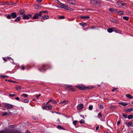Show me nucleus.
<instances>
[{"label": "nucleus", "mask_w": 133, "mask_h": 133, "mask_svg": "<svg viewBox=\"0 0 133 133\" xmlns=\"http://www.w3.org/2000/svg\"><path fill=\"white\" fill-rule=\"evenodd\" d=\"M17 17L16 13L14 12L12 13L10 15H8L6 16V18L8 19H10L11 18H15Z\"/></svg>", "instance_id": "nucleus-1"}, {"label": "nucleus", "mask_w": 133, "mask_h": 133, "mask_svg": "<svg viewBox=\"0 0 133 133\" xmlns=\"http://www.w3.org/2000/svg\"><path fill=\"white\" fill-rule=\"evenodd\" d=\"M4 107L7 109H9L12 108L14 107L13 105L8 103H5L4 105Z\"/></svg>", "instance_id": "nucleus-2"}, {"label": "nucleus", "mask_w": 133, "mask_h": 133, "mask_svg": "<svg viewBox=\"0 0 133 133\" xmlns=\"http://www.w3.org/2000/svg\"><path fill=\"white\" fill-rule=\"evenodd\" d=\"M76 87H77L78 88L81 90H83L84 91L86 90L85 89V87L84 85H78V86H76Z\"/></svg>", "instance_id": "nucleus-3"}, {"label": "nucleus", "mask_w": 133, "mask_h": 133, "mask_svg": "<svg viewBox=\"0 0 133 133\" xmlns=\"http://www.w3.org/2000/svg\"><path fill=\"white\" fill-rule=\"evenodd\" d=\"M32 16L31 15L28 14L27 15H24L23 17V19H29L31 18Z\"/></svg>", "instance_id": "nucleus-4"}, {"label": "nucleus", "mask_w": 133, "mask_h": 133, "mask_svg": "<svg viewBox=\"0 0 133 133\" xmlns=\"http://www.w3.org/2000/svg\"><path fill=\"white\" fill-rule=\"evenodd\" d=\"M48 108V109H49L50 110H51L52 109V107L51 105L49 104L48 103V104L47 105L46 104V106L45 105V106L43 107H42V108L43 109H46V108Z\"/></svg>", "instance_id": "nucleus-5"}, {"label": "nucleus", "mask_w": 133, "mask_h": 133, "mask_svg": "<svg viewBox=\"0 0 133 133\" xmlns=\"http://www.w3.org/2000/svg\"><path fill=\"white\" fill-rule=\"evenodd\" d=\"M59 4L60 5V8L64 9H66L67 6H68V5L67 4H64L61 3H60V4Z\"/></svg>", "instance_id": "nucleus-6"}, {"label": "nucleus", "mask_w": 133, "mask_h": 133, "mask_svg": "<svg viewBox=\"0 0 133 133\" xmlns=\"http://www.w3.org/2000/svg\"><path fill=\"white\" fill-rule=\"evenodd\" d=\"M83 107V104L82 103H81L77 105V108L78 110H80L82 109Z\"/></svg>", "instance_id": "nucleus-7"}, {"label": "nucleus", "mask_w": 133, "mask_h": 133, "mask_svg": "<svg viewBox=\"0 0 133 133\" xmlns=\"http://www.w3.org/2000/svg\"><path fill=\"white\" fill-rule=\"evenodd\" d=\"M51 102H52V103L54 104H57V102L55 100L53 99H50L46 103L47 105L48 104V103H50Z\"/></svg>", "instance_id": "nucleus-8"}, {"label": "nucleus", "mask_w": 133, "mask_h": 133, "mask_svg": "<svg viewBox=\"0 0 133 133\" xmlns=\"http://www.w3.org/2000/svg\"><path fill=\"white\" fill-rule=\"evenodd\" d=\"M124 111L127 113H129L133 111V108H130L129 109H124Z\"/></svg>", "instance_id": "nucleus-9"}, {"label": "nucleus", "mask_w": 133, "mask_h": 133, "mask_svg": "<svg viewBox=\"0 0 133 133\" xmlns=\"http://www.w3.org/2000/svg\"><path fill=\"white\" fill-rule=\"evenodd\" d=\"M49 18V16L48 15H44L42 16V17L41 18L42 21L47 19Z\"/></svg>", "instance_id": "nucleus-10"}, {"label": "nucleus", "mask_w": 133, "mask_h": 133, "mask_svg": "<svg viewBox=\"0 0 133 133\" xmlns=\"http://www.w3.org/2000/svg\"><path fill=\"white\" fill-rule=\"evenodd\" d=\"M125 124L127 126L129 127L130 126L132 125V121H130L128 122H126L125 123Z\"/></svg>", "instance_id": "nucleus-11"}, {"label": "nucleus", "mask_w": 133, "mask_h": 133, "mask_svg": "<svg viewBox=\"0 0 133 133\" xmlns=\"http://www.w3.org/2000/svg\"><path fill=\"white\" fill-rule=\"evenodd\" d=\"M39 17V15L38 14L36 13L35 15L34 16L33 18V19H38Z\"/></svg>", "instance_id": "nucleus-12"}, {"label": "nucleus", "mask_w": 133, "mask_h": 133, "mask_svg": "<svg viewBox=\"0 0 133 133\" xmlns=\"http://www.w3.org/2000/svg\"><path fill=\"white\" fill-rule=\"evenodd\" d=\"M110 21L116 23H118V21L115 19L113 18H110Z\"/></svg>", "instance_id": "nucleus-13"}, {"label": "nucleus", "mask_w": 133, "mask_h": 133, "mask_svg": "<svg viewBox=\"0 0 133 133\" xmlns=\"http://www.w3.org/2000/svg\"><path fill=\"white\" fill-rule=\"evenodd\" d=\"M21 101L24 103H28L29 102V100L23 98L21 99Z\"/></svg>", "instance_id": "nucleus-14"}, {"label": "nucleus", "mask_w": 133, "mask_h": 133, "mask_svg": "<svg viewBox=\"0 0 133 133\" xmlns=\"http://www.w3.org/2000/svg\"><path fill=\"white\" fill-rule=\"evenodd\" d=\"M114 27H112L111 28H109L107 29V31L109 33H111L114 30Z\"/></svg>", "instance_id": "nucleus-15"}, {"label": "nucleus", "mask_w": 133, "mask_h": 133, "mask_svg": "<svg viewBox=\"0 0 133 133\" xmlns=\"http://www.w3.org/2000/svg\"><path fill=\"white\" fill-rule=\"evenodd\" d=\"M126 97L130 99H132L133 98V96L130 94H127L125 95Z\"/></svg>", "instance_id": "nucleus-16"}, {"label": "nucleus", "mask_w": 133, "mask_h": 133, "mask_svg": "<svg viewBox=\"0 0 133 133\" xmlns=\"http://www.w3.org/2000/svg\"><path fill=\"white\" fill-rule=\"evenodd\" d=\"M11 59L13 61V59L11 58L10 57H8L7 58H5L4 57H3V60L5 61V62H7V59Z\"/></svg>", "instance_id": "nucleus-17"}, {"label": "nucleus", "mask_w": 133, "mask_h": 133, "mask_svg": "<svg viewBox=\"0 0 133 133\" xmlns=\"http://www.w3.org/2000/svg\"><path fill=\"white\" fill-rule=\"evenodd\" d=\"M118 104L122 105L124 107L128 105V104L127 103H123L122 102H118Z\"/></svg>", "instance_id": "nucleus-18"}, {"label": "nucleus", "mask_w": 133, "mask_h": 133, "mask_svg": "<svg viewBox=\"0 0 133 133\" xmlns=\"http://www.w3.org/2000/svg\"><path fill=\"white\" fill-rule=\"evenodd\" d=\"M72 85H67L66 86V89L69 90L70 91V89H71V88H72Z\"/></svg>", "instance_id": "nucleus-19"}, {"label": "nucleus", "mask_w": 133, "mask_h": 133, "mask_svg": "<svg viewBox=\"0 0 133 133\" xmlns=\"http://www.w3.org/2000/svg\"><path fill=\"white\" fill-rule=\"evenodd\" d=\"M49 66V64L48 63H45L42 65L43 68H45Z\"/></svg>", "instance_id": "nucleus-20"}, {"label": "nucleus", "mask_w": 133, "mask_h": 133, "mask_svg": "<svg viewBox=\"0 0 133 133\" xmlns=\"http://www.w3.org/2000/svg\"><path fill=\"white\" fill-rule=\"evenodd\" d=\"M79 24L82 27H85L87 25V24L85 23H79Z\"/></svg>", "instance_id": "nucleus-21"}, {"label": "nucleus", "mask_w": 133, "mask_h": 133, "mask_svg": "<svg viewBox=\"0 0 133 133\" xmlns=\"http://www.w3.org/2000/svg\"><path fill=\"white\" fill-rule=\"evenodd\" d=\"M69 101H68L64 100L62 102H61L59 103V104H62L63 103H64L65 104H67L69 103Z\"/></svg>", "instance_id": "nucleus-22"}, {"label": "nucleus", "mask_w": 133, "mask_h": 133, "mask_svg": "<svg viewBox=\"0 0 133 133\" xmlns=\"http://www.w3.org/2000/svg\"><path fill=\"white\" fill-rule=\"evenodd\" d=\"M80 18L82 19H86L89 18H90V17L88 16H81L80 17Z\"/></svg>", "instance_id": "nucleus-23"}, {"label": "nucleus", "mask_w": 133, "mask_h": 133, "mask_svg": "<svg viewBox=\"0 0 133 133\" xmlns=\"http://www.w3.org/2000/svg\"><path fill=\"white\" fill-rule=\"evenodd\" d=\"M122 1H119L116 3V5L119 6H121V4L122 3Z\"/></svg>", "instance_id": "nucleus-24"}, {"label": "nucleus", "mask_w": 133, "mask_h": 133, "mask_svg": "<svg viewBox=\"0 0 133 133\" xmlns=\"http://www.w3.org/2000/svg\"><path fill=\"white\" fill-rule=\"evenodd\" d=\"M24 10H21L19 11V13L20 15H22L23 16L25 15L24 13Z\"/></svg>", "instance_id": "nucleus-25"}, {"label": "nucleus", "mask_w": 133, "mask_h": 133, "mask_svg": "<svg viewBox=\"0 0 133 133\" xmlns=\"http://www.w3.org/2000/svg\"><path fill=\"white\" fill-rule=\"evenodd\" d=\"M128 118L129 119H130L133 118V115L130 114L128 116Z\"/></svg>", "instance_id": "nucleus-26"}, {"label": "nucleus", "mask_w": 133, "mask_h": 133, "mask_svg": "<svg viewBox=\"0 0 133 133\" xmlns=\"http://www.w3.org/2000/svg\"><path fill=\"white\" fill-rule=\"evenodd\" d=\"M21 86H17L15 88V89L17 90H19L21 89Z\"/></svg>", "instance_id": "nucleus-27"}, {"label": "nucleus", "mask_w": 133, "mask_h": 133, "mask_svg": "<svg viewBox=\"0 0 133 133\" xmlns=\"http://www.w3.org/2000/svg\"><path fill=\"white\" fill-rule=\"evenodd\" d=\"M20 18L19 17H17V18L15 19V20H14V21L16 22H17L20 20Z\"/></svg>", "instance_id": "nucleus-28"}, {"label": "nucleus", "mask_w": 133, "mask_h": 133, "mask_svg": "<svg viewBox=\"0 0 133 133\" xmlns=\"http://www.w3.org/2000/svg\"><path fill=\"white\" fill-rule=\"evenodd\" d=\"M76 4V2L75 1H74L72 2H70V4L71 5H75Z\"/></svg>", "instance_id": "nucleus-29"}, {"label": "nucleus", "mask_w": 133, "mask_h": 133, "mask_svg": "<svg viewBox=\"0 0 133 133\" xmlns=\"http://www.w3.org/2000/svg\"><path fill=\"white\" fill-rule=\"evenodd\" d=\"M57 128L58 129H62V130H65V129H64V128H63L59 125H58Z\"/></svg>", "instance_id": "nucleus-30"}, {"label": "nucleus", "mask_w": 133, "mask_h": 133, "mask_svg": "<svg viewBox=\"0 0 133 133\" xmlns=\"http://www.w3.org/2000/svg\"><path fill=\"white\" fill-rule=\"evenodd\" d=\"M117 13L119 15H121L124 14V12L123 11L117 12Z\"/></svg>", "instance_id": "nucleus-31"}, {"label": "nucleus", "mask_w": 133, "mask_h": 133, "mask_svg": "<svg viewBox=\"0 0 133 133\" xmlns=\"http://www.w3.org/2000/svg\"><path fill=\"white\" fill-rule=\"evenodd\" d=\"M115 107H110V109L111 110H112V111H114L116 110Z\"/></svg>", "instance_id": "nucleus-32"}, {"label": "nucleus", "mask_w": 133, "mask_h": 133, "mask_svg": "<svg viewBox=\"0 0 133 133\" xmlns=\"http://www.w3.org/2000/svg\"><path fill=\"white\" fill-rule=\"evenodd\" d=\"M123 18L126 21H128L129 19V17L127 16H124L123 17Z\"/></svg>", "instance_id": "nucleus-33"}, {"label": "nucleus", "mask_w": 133, "mask_h": 133, "mask_svg": "<svg viewBox=\"0 0 133 133\" xmlns=\"http://www.w3.org/2000/svg\"><path fill=\"white\" fill-rule=\"evenodd\" d=\"M35 8L36 9H38L41 8V6H40L36 5L34 6Z\"/></svg>", "instance_id": "nucleus-34"}, {"label": "nucleus", "mask_w": 133, "mask_h": 133, "mask_svg": "<svg viewBox=\"0 0 133 133\" xmlns=\"http://www.w3.org/2000/svg\"><path fill=\"white\" fill-rule=\"evenodd\" d=\"M127 5V4L125 3L124 2H123L122 1V3L121 4V6H126Z\"/></svg>", "instance_id": "nucleus-35"}, {"label": "nucleus", "mask_w": 133, "mask_h": 133, "mask_svg": "<svg viewBox=\"0 0 133 133\" xmlns=\"http://www.w3.org/2000/svg\"><path fill=\"white\" fill-rule=\"evenodd\" d=\"M8 77V75H0V77L1 78H4L5 77Z\"/></svg>", "instance_id": "nucleus-36"}, {"label": "nucleus", "mask_w": 133, "mask_h": 133, "mask_svg": "<svg viewBox=\"0 0 133 133\" xmlns=\"http://www.w3.org/2000/svg\"><path fill=\"white\" fill-rule=\"evenodd\" d=\"M114 30H113V31H115L116 32L119 33L120 31L118 29H116L114 28Z\"/></svg>", "instance_id": "nucleus-37"}, {"label": "nucleus", "mask_w": 133, "mask_h": 133, "mask_svg": "<svg viewBox=\"0 0 133 133\" xmlns=\"http://www.w3.org/2000/svg\"><path fill=\"white\" fill-rule=\"evenodd\" d=\"M66 10H70L71 11H72L73 10V9L69 7H68V6H67V7H66Z\"/></svg>", "instance_id": "nucleus-38"}, {"label": "nucleus", "mask_w": 133, "mask_h": 133, "mask_svg": "<svg viewBox=\"0 0 133 133\" xmlns=\"http://www.w3.org/2000/svg\"><path fill=\"white\" fill-rule=\"evenodd\" d=\"M43 13L42 11H40L39 12V14H38L39 16H41L43 14Z\"/></svg>", "instance_id": "nucleus-39"}, {"label": "nucleus", "mask_w": 133, "mask_h": 133, "mask_svg": "<svg viewBox=\"0 0 133 133\" xmlns=\"http://www.w3.org/2000/svg\"><path fill=\"white\" fill-rule=\"evenodd\" d=\"M98 106L99 107L100 109H102L103 108L102 105L98 104Z\"/></svg>", "instance_id": "nucleus-40"}, {"label": "nucleus", "mask_w": 133, "mask_h": 133, "mask_svg": "<svg viewBox=\"0 0 133 133\" xmlns=\"http://www.w3.org/2000/svg\"><path fill=\"white\" fill-rule=\"evenodd\" d=\"M47 69H43L42 68H41L39 69V70L41 71H42L43 70H44V71H45Z\"/></svg>", "instance_id": "nucleus-41"}, {"label": "nucleus", "mask_w": 133, "mask_h": 133, "mask_svg": "<svg viewBox=\"0 0 133 133\" xmlns=\"http://www.w3.org/2000/svg\"><path fill=\"white\" fill-rule=\"evenodd\" d=\"M22 96L26 97H28L29 96V95H28L24 94H22Z\"/></svg>", "instance_id": "nucleus-42"}, {"label": "nucleus", "mask_w": 133, "mask_h": 133, "mask_svg": "<svg viewBox=\"0 0 133 133\" xmlns=\"http://www.w3.org/2000/svg\"><path fill=\"white\" fill-rule=\"evenodd\" d=\"M8 114V113L7 112H5L2 115V116H5L7 115Z\"/></svg>", "instance_id": "nucleus-43"}, {"label": "nucleus", "mask_w": 133, "mask_h": 133, "mask_svg": "<svg viewBox=\"0 0 133 133\" xmlns=\"http://www.w3.org/2000/svg\"><path fill=\"white\" fill-rule=\"evenodd\" d=\"M58 18L60 19H62L64 18V17L63 16H60L58 17Z\"/></svg>", "instance_id": "nucleus-44"}, {"label": "nucleus", "mask_w": 133, "mask_h": 133, "mask_svg": "<svg viewBox=\"0 0 133 133\" xmlns=\"http://www.w3.org/2000/svg\"><path fill=\"white\" fill-rule=\"evenodd\" d=\"M122 115L123 117H124V118H126L127 117V114H122Z\"/></svg>", "instance_id": "nucleus-45"}, {"label": "nucleus", "mask_w": 133, "mask_h": 133, "mask_svg": "<svg viewBox=\"0 0 133 133\" xmlns=\"http://www.w3.org/2000/svg\"><path fill=\"white\" fill-rule=\"evenodd\" d=\"M92 88V87H91V86H89L88 87H85L86 90L87 89H91Z\"/></svg>", "instance_id": "nucleus-46"}, {"label": "nucleus", "mask_w": 133, "mask_h": 133, "mask_svg": "<svg viewBox=\"0 0 133 133\" xmlns=\"http://www.w3.org/2000/svg\"><path fill=\"white\" fill-rule=\"evenodd\" d=\"M9 95L11 96V97H13L14 96H16V94H10Z\"/></svg>", "instance_id": "nucleus-47"}, {"label": "nucleus", "mask_w": 133, "mask_h": 133, "mask_svg": "<svg viewBox=\"0 0 133 133\" xmlns=\"http://www.w3.org/2000/svg\"><path fill=\"white\" fill-rule=\"evenodd\" d=\"M43 13H44L45 14H48V11L46 10L45 11H42Z\"/></svg>", "instance_id": "nucleus-48"}, {"label": "nucleus", "mask_w": 133, "mask_h": 133, "mask_svg": "<svg viewBox=\"0 0 133 133\" xmlns=\"http://www.w3.org/2000/svg\"><path fill=\"white\" fill-rule=\"evenodd\" d=\"M93 107L92 106L90 105L89 107V109L90 110H92L93 109Z\"/></svg>", "instance_id": "nucleus-49"}, {"label": "nucleus", "mask_w": 133, "mask_h": 133, "mask_svg": "<svg viewBox=\"0 0 133 133\" xmlns=\"http://www.w3.org/2000/svg\"><path fill=\"white\" fill-rule=\"evenodd\" d=\"M77 122L78 121H74L73 122V123L75 125L77 124Z\"/></svg>", "instance_id": "nucleus-50"}, {"label": "nucleus", "mask_w": 133, "mask_h": 133, "mask_svg": "<svg viewBox=\"0 0 133 133\" xmlns=\"http://www.w3.org/2000/svg\"><path fill=\"white\" fill-rule=\"evenodd\" d=\"M109 10L110 11L112 12H114V9L111 8H110L109 9Z\"/></svg>", "instance_id": "nucleus-51"}, {"label": "nucleus", "mask_w": 133, "mask_h": 133, "mask_svg": "<svg viewBox=\"0 0 133 133\" xmlns=\"http://www.w3.org/2000/svg\"><path fill=\"white\" fill-rule=\"evenodd\" d=\"M25 66H24V65H22L21 66V69L22 70H25Z\"/></svg>", "instance_id": "nucleus-52"}, {"label": "nucleus", "mask_w": 133, "mask_h": 133, "mask_svg": "<svg viewBox=\"0 0 133 133\" xmlns=\"http://www.w3.org/2000/svg\"><path fill=\"white\" fill-rule=\"evenodd\" d=\"M85 122V121L83 120H82L80 121V123L81 124L84 123Z\"/></svg>", "instance_id": "nucleus-53"}, {"label": "nucleus", "mask_w": 133, "mask_h": 133, "mask_svg": "<svg viewBox=\"0 0 133 133\" xmlns=\"http://www.w3.org/2000/svg\"><path fill=\"white\" fill-rule=\"evenodd\" d=\"M35 120H37L38 119L36 117H35L34 116L32 117Z\"/></svg>", "instance_id": "nucleus-54"}, {"label": "nucleus", "mask_w": 133, "mask_h": 133, "mask_svg": "<svg viewBox=\"0 0 133 133\" xmlns=\"http://www.w3.org/2000/svg\"><path fill=\"white\" fill-rule=\"evenodd\" d=\"M41 94H39V95H35V96H36V98H38V97H39L40 96H41Z\"/></svg>", "instance_id": "nucleus-55"}, {"label": "nucleus", "mask_w": 133, "mask_h": 133, "mask_svg": "<svg viewBox=\"0 0 133 133\" xmlns=\"http://www.w3.org/2000/svg\"><path fill=\"white\" fill-rule=\"evenodd\" d=\"M0 4L1 5H3V4ZM8 4H9V5H12V4H12L10 2V3H9V4L7 3H6L5 4H3V5H8Z\"/></svg>", "instance_id": "nucleus-56"}, {"label": "nucleus", "mask_w": 133, "mask_h": 133, "mask_svg": "<svg viewBox=\"0 0 133 133\" xmlns=\"http://www.w3.org/2000/svg\"><path fill=\"white\" fill-rule=\"evenodd\" d=\"M70 91H75V89L72 88L70 89Z\"/></svg>", "instance_id": "nucleus-57"}, {"label": "nucleus", "mask_w": 133, "mask_h": 133, "mask_svg": "<svg viewBox=\"0 0 133 133\" xmlns=\"http://www.w3.org/2000/svg\"><path fill=\"white\" fill-rule=\"evenodd\" d=\"M101 112H99L98 114V116H99L100 117H102V115L101 114Z\"/></svg>", "instance_id": "nucleus-58"}, {"label": "nucleus", "mask_w": 133, "mask_h": 133, "mask_svg": "<svg viewBox=\"0 0 133 133\" xmlns=\"http://www.w3.org/2000/svg\"><path fill=\"white\" fill-rule=\"evenodd\" d=\"M121 122L120 121H118L117 123V125H119L120 124Z\"/></svg>", "instance_id": "nucleus-59"}, {"label": "nucleus", "mask_w": 133, "mask_h": 133, "mask_svg": "<svg viewBox=\"0 0 133 133\" xmlns=\"http://www.w3.org/2000/svg\"><path fill=\"white\" fill-rule=\"evenodd\" d=\"M117 10L116 9H114V11L113 13H116V12H117Z\"/></svg>", "instance_id": "nucleus-60"}, {"label": "nucleus", "mask_w": 133, "mask_h": 133, "mask_svg": "<svg viewBox=\"0 0 133 133\" xmlns=\"http://www.w3.org/2000/svg\"><path fill=\"white\" fill-rule=\"evenodd\" d=\"M99 128V126L98 125H97V127H96V130H97Z\"/></svg>", "instance_id": "nucleus-61"}, {"label": "nucleus", "mask_w": 133, "mask_h": 133, "mask_svg": "<svg viewBox=\"0 0 133 133\" xmlns=\"http://www.w3.org/2000/svg\"><path fill=\"white\" fill-rule=\"evenodd\" d=\"M96 3L97 4H100L101 3L99 1H96Z\"/></svg>", "instance_id": "nucleus-62"}, {"label": "nucleus", "mask_w": 133, "mask_h": 133, "mask_svg": "<svg viewBox=\"0 0 133 133\" xmlns=\"http://www.w3.org/2000/svg\"><path fill=\"white\" fill-rule=\"evenodd\" d=\"M15 99L18 101H19L20 100V99H19V97H16L15 98Z\"/></svg>", "instance_id": "nucleus-63"}, {"label": "nucleus", "mask_w": 133, "mask_h": 133, "mask_svg": "<svg viewBox=\"0 0 133 133\" xmlns=\"http://www.w3.org/2000/svg\"><path fill=\"white\" fill-rule=\"evenodd\" d=\"M71 1L69 0H68L67 1V3L70 4V3Z\"/></svg>", "instance_id": "nucleus-64"}]
</instances>
